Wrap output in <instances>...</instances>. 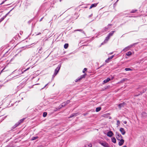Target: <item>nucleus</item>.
I'll return each instance as SVG.
<instances>
[{
	"mask_svg": "<svg viewBox=\"0 0 147 147\" xmlns=\"http://www.w3.org/2000/svg\"><path fill=\"white\" fill-rule=\"evenodd\" d=\"M115 137L118 140H120L123 138V137L118 132H116V133Z\"/></svg>",
	"mask_w": 147,
	"mask_h": 147,
	"instance_id": "nucleus-3",
	"label": "nucleus"
},
{
	"mask_svg": "<svg viewBox=\"0 0 147 147\" xmlns=\"http://www.w3.org/2000/svg\"><path fill=\"white\" fill-rule=\"evenodd\" d=\"M101 109V108L100 107H97L96 108V111L97 112H98Z\"/></svg>",
	"mask_w": 147,
	"mask_h": 147,
	"instance_id": "nucleus-21",
	"label": "nucleus"
},
{
	"mask_svg": "<svg viewBox=\"0 0 147 147\" xmlns=\"http://www.w3.org/2000/svg\"><path fill=\"white\" fill-rule=\"evenodd\" d=\"M87 68H84L83 70V73H84L85 71H86V70H87Z\"/></svg>",
	"mask_w": 147,
	"mask_h": 147,
	"instance_id": "nucleus-30",
	"label": "nucleus"
},
{
	"mask_svg": "<svg viewBox=\"0 0 147 147\" xmlns=\"http://www.w3.org/2000/svg\"><path fill=\"white\" fill-rule=\"evenodd\" d=\"M123 147H127V146H123Z\"/></svg>",
	"mask_w": 147,
	"mask_h": 147,
	"instance_id": "nucleus-43",
	"label": "nucleus"
},
{
	"mask_svg": "<svg viewBox=\"0 0 147 147\" xmlns=\"http://www.w3.org/2000/svg\"><path fill=\"white\" fill-rule=\"evenodd\" d=\"M115 32V31H113L109 33L108 35L106 38L104 42L101 43V45L103 44L104 42H107L108 41L110 37L113 35Z\"/></svg>",
	"mask_w": 147,
	"mask_h": 147,
	"instance_id": "nucleus-1",
	"label": "nucleus"
},
{
	"mask_svg": "<svg viewBox=\"0 0 147 147\" xmlns=\"http://www.w3.org/2000/svg\"><path fill=\"white\" fill-rule=\"evenodd\" d=\"M43 18H44V17H43L42 18H41V19L39 21L40 22L43 19Z\"/></svg>",
	"mask_w": 147,
	"mask_h": 147,
	"instance_id": "nucleus-36",
	"label": "nucleus"
},
{
	"mask_svg": "<svg viewBox=\"0 0 147 147\" xmlns=\"http://www.w3.org/2000/svg\"><path fill=\"white\" fill-rule=\"evenodd\" d=\"M41 34V33L40 32H39L38 34H37L36 35H39V34Z\"/></svg>",
	"mask_w": 147,
	"mask_h": 147,
	"instance_id": "nucleus-40",
	"label": "nucleus"
},
{
	"mask_svg": "<svg viewBox=\"0 0 147 147\" xmlns=\"http://www.w3.org/2000/svg\"><path fill=\"white\" fill-rule=\"evenodd\" d=\"M113 57H114V55H113L111 56V57H109V59H110V60H111L113 58Z\"/></svg>",
	"mask_w": 147,
	"mask_h": 147,
	"instance_id": "nucleus-31",
	"label": "nucleus"
},
{
	"mask_svg": "<svg viewBox=\"0 0 147 147\" xmlns=\"http://www.w3.org/2000/svg\"><path fill=\"white\" fill-rule=\"evenodd\" d=\"M61 1V0H60V1Z\"/></svg>",
	"mask_w": 147,
	"mask_h": 147,
	"instance_id": "nucleus-49",
	"label": "nucleus"
},
{
	"mask_svg": "<svg viewBox=\"0 0 147 147\" xmlns=\"http://www.w3.org/2000/svg\"><path fill=\"white\" fill-rule=\"evenodd\" d=\"M61 65H59L57 68L55 70V73L53 75V77H55L58 73L61 67Z\"/></svg>",
	"mask_w": 147,
	"mask_h": 147,
	"instance_id": "nucleus-5",
	"label": "nucleus"
},
{
	"mask_svg": "<svg viewBox=\"0 0 147 147\" xmlns=\"http://www.w3.org/2000/svg\"><path fill=\"white\" fill-rule=\"evenodd\" d=\"M132 54L131 52V51H129L126 53V55L127 56H129L131 55Z\"/></svg>",
	"mask_w": 147,
	"mask_h": 147,
	"instance_id": "nucleus-19",
	"label": "nucleus"
},
{
	"mask_svg": "<svg viewBox=\"0 0 147 147\" xmlns=\"http://www.w3.org/2000/svg\"><path fill=\"white\" fill-rule=\"evenodd\" d=\"M120 124V121L118 120L117 121V125L118 126H119V125Z\"/></svg>",
	"mask_w": 147,
	"mask_h": 147,
	"instance_id": "nucleus-26",
	"label": "nucleus"
},
{
	"mask_svg": "<svg viewBox=\"0 0 147 147\" xmlns=\"http://www.w3.org/2000/svg\"><path fill=\"white\" fill-rule=\"evenodd\" d=\"M98 143L101 145L105 147H109V145L108 144L102 140H99L98 142Z\"/></svg>",
	"mask_w": 147,
	"mask_h": 147,
	"instance_id": "nucleus-2",
	"label": "nucleus"
},
{
	"mask_svg": "<svg viewBox=\"0 0 147 147\" xmlns=\"http://www.w3.org/2000/svg\"><path fill=\"white\" fill-rule=\"evenodd\" d=\"M25 119V118H24L23 119H21L20 120V121H19L18 123H17V124H16V127H17L18 126L19 124H20V123L22 122Z\"/></svg>",
	"mask_w": 147,
	"mask_h": 147,
	"instance_id": "nucleus-13",
	"label": "nucleus"
},
{
	"mask_svg": "<svg viewBox=\"0 0 147 147\" xmlns=\"http://www.w3.org/2000/svg\"><path fill=\"white\" fill-rule=\"evenodd\" d=\"M125 70L126 71L131 70V69L129 68H125Z\"/></svg>",
	"mask_w": 147,
	"mask_h": 147,
	"instance_id": "nucleus-27",
	"label": "nucleus"
},
{
	"mask_svg": "<svg viewBox=\"0 0 147 147\" xmlns=\"http://www.w3.org/2000/svg\"><path fill=\"white\" fill-rule=\"evenodd\" d=\"M132 46V45H131L129 46H128L127 47H125V48H124L123 51H127L129 50L130 48H131Z\"/></svg>",
	"mask_w": 147,
	"mask_h": 147,
	"instance_id": "nucleus-7",
	"label": "nucleus"
},
{
	"mask_svg": "<svg viewBox=\"0 0 147 147\" xmlns=\"http://www.w3.org/2000/svg\"><path fill=\"white\" fill-rule=\"evenodd\" d=\"M92 145L91 144H89L88 145H85L86 147H91Z\"/></svg>",
	"mask_w": 147,
	"mask_h": 147,
	"instance_id": "nucleus-23",
	"label": "nucleus"
},
{
	"mask_svg": "<svg viewBox=\"0 0 147 147\" xmlns=\"http://www.w3.org/2000/svg\"><path fill=\"white\" fill-rule=\"evenodd\" d=\"M32 20H29L28 22V24H30V23L32 22Z\"/></svg>",
	"mask_w": 147,
	"mask_h": 147,
	"instance_id": "nucleus-33",
	"label": "nucleus"
},
{
	"mask_svg": "<svg viewBox=\"0 0 147 147\" xmlns=\"http://www.w3.org/2000/svg\"><path fill=\"white\" fill-rule=\"evenodd\" d=\"M98 4V3H94L92 4L90 6V9L91 8H92L93 7H96L97 5Z\"/></svg>",
	"mask_w": 147,
	"mask_h": 147,
	"instance_id": "nucleus-15",
	"label": "nucleus"
},
{
	"mask_svg": "<svg viewBox=\"0 0 147 147\" xmlns=\"http://www.w3.org/2000/svg\"><path fill=\"white\" fill-rule=\"evenodd\" d=\"M123 123L124 124H126L127 123V121H124Z\"/></svg>",
	"mask_w": 147,
	"mask_h": 147,
	"instance_id": "nucleus-38",
	"label": "nucleus"
},
{
	"mask_svg": "<svg viewBox=\"0 0 147 147\" xmlns=\"http://www.w3.org/2000/svg\"><path fill=\"white\" fill-rule=\"evenodd\" d=\"M111 140L112 142H113V143H116V139L115 138V137H112L111 138Z\"/></svg>",
	"mask_w": 147,
	"mask_h": 147,
	"instance_id": "nucleus-14",
	"label": "nucleus"
},
{
	"mask_svg": "<svg viewBox=\"0 0 147 147\" xmlns=\"http://www.w3.org/2000/svg\"><path fill=\"white\" fill-rule=\"evenodd\" d=\"M119 141L118 143L119 145L120 146H122L124 143V140L122 139L120 140H119Z\"/></svg>",
	"mask_w": 147,
	"mask_h": 147,
	"instance_id": "nucleus-9",
	"label": "nucleus"
},
{
	"mask_svg": "<svg viewBox=\"0 0 147 147\" xmlns=\"http://www.w3.org/2000/svg\"><path fill=\"white\" fill-rule=\"evenodd\" d=\"M112 24H109L106 27L104 28L103 30L101 31V32L103 33H104L106 32L107 31L110 29V27H109L110 26H112Z\"/></svg>",
	"mask_w": 147,
	"mask_h": 147,
	"instance_id": "nucleus-4",
	"label": "nucleus"
},
{
	"mask_svg": "<svg viewBox=\"0 0 147 147\" xmlns=\"http://www.w3.org/2000/svg\"><path fill=\"white\" fill-rule=\"evenodd\" d=\"M124 104V103H123L119 104L118 105L119 108L120 109L123 106Z\"/></svg>",
	"mask_w": 147,
	"mask_h": 147,
	"instance_id": "nucleus-22",
	"label": "nucleus"
},
{
	"mask_svg": "<svg viewBox=\"0 0 147 147\" xmlns=\"http://www.w3.org/2000/svg\"><path fill=\"white\" fill-rule=\"evenodd\" d=\"M113 135V133L112 131H110L108 132L107 134V136L109 137H112Z\"/></svg>",
	"mask_w": 147,
	"mask_h": 147,
	"instance_id": "nucleus-11",
	"label": "nucleus"
},
{
	"mask_svg": "<svg viewBox=\"0 0 147 147\" xmlns=\"http://www.w3.org/2000/svg\"><path fill=\"white\" fill-rule=\"evenodd\" d=\"M110 60L109 58H108L107 59H106L105 61L106 62L108 63L109 62V60Z\"/></svg>",
	"mask_w": 147,
	"mask_h": 147,
	"instance_id": "nucleus-29",
	"label": "nucleus"
},
{
	"mask_svg": "<svg viewBox=\"0 0 147 147\" xmlns=\"http://www.w3.org/2000/svg\"><path fill=\"white\" fill-rule=\"evenodd\" d=\"M70 102V101L69 100H67L66 101L64 102L63 103H62L61 105V107H63L65 106L67 104L69 103Z\"/></svg>",
	"mask_w": 147,
	"mask_h": 147,
	"instance_id": "nucleus-8",
	"label": "nucleus"
},
{
	"mask_svg": "<svg viewBox=\"0 0 147 147\" xmlns=\"http://www.w3.org/2000/svg\"><path fill=\"white\" fill-rule=\"evenodd\" d=\"M80 31L82 32L83 33V34H85V32H84L82 30V29H77V30H74V32H75V31Z\"/></svg>",
	"mask_w": 147,
	"mask_h": 147,
	"instance_id": "nucleus-18",
	"label": "nucleus"
},
{
	"mask_svg": "<svg viewBox=\"0 0 147 147\" xmlns=\"http://www.w3.org/2000/svg\"><path fill=\"white\" fill-rule=\"evenodd\" d=\"M6 1H5V0H4L0 4V5H2Z\"/></svg>",
	"mask_w": 147,
	"mask_h": 147,
	"instance_id": "nucleus-32",
	"label": "nucleus"
},
{
	"mask_svg": "<svg viewBox=\"0 0 147 147\" xmlns=\"http://www.w3.org/2000/svg\"><path fill=\"white\" fill-rule=\"evenodd\" d=\"M102 35V34L100 33V32H99L97 34V35L99 36Z\"/></svg>",
	"mask_w": 147,
	"mask_h": 147,
	"instance_id": "nucleus-35",
	"label": "nucleus"
},
{
	"mask_svg": "<svg viewBox=\"0 0 147 147\" xmlns=\"http://www.w3.org/2000/svg\"><path fill=\"white\" fill-rule=\"evenodd\" d=\"M38 137H34L31 139V140H34L36 139Z\"/></svg>",
	"mask_w": 147,
	"mask_h": 147,
	"instance_id": "nucleus-25",
	"label": "nucleus"
},
{
	"mask_svg": "<svg viewBox=\"0 0 147 147\" xmlns=\"http://www.w3.org/2000/svg\"><path fill=\"white\" fill-rule=\"evenodd\" d=\"M4 69V68L1 71V72H2L3 70V69Z\"/></svg>",
	"mask_w": 147,
	"mask_h": 147,
	"instance_id": "nucleus-42",
	"label": "nucleus"
},
{
	"mask_svg": "<svg viewBox=\"0 0 147 147\" xmlns=\"http://www.w3.org/2000/svg\"><path fill=\"white\" fill-rule=\"evenodd\" d=\"M75 115V114H72V115H71L70 116V117H69V118H71V117H74V115Z\"/></svg>",
	"mask_w": 147,
	"mask_h": 147,
	"instance_id": "nucleus-34",
	"label": "nucleus"
},
{
	"mask_svg": "<svg viewBox=\"0 0 147 147\" xmlns=\"http://www.w3.org/2000/svg\"><path fill=\"white\" fill-rule=\"evenodd\" d=\"M22 33V32H20V34H21V33Z\"/></svg>",
	"mask_w": 147,
	"mask_h": 147,
	"instance_id": "nucleus-46",
	"label": "nucleus"
},
{
	"mask_svg": "<svg viewBox=\"0 0 147 147\" xmlns=\"http://www.w3.org/2000/svg\"><path fill=\"white\" fill-rule=\"evenodd\" d=\"M47 84H47L46 85H45V86H44V88H45V87L47 86Z\"/></svg>",
	"mask_w": 147,
	"mask_h": 147,
	"instance_id": "nucleus-41",
	"label": "nucleus"
},
{
	"mask_svg": "<svg viewBox=\"0 0 147 147\" xmlns=\"http://www.w3.org/2000/svg\"><path fill=\"white\" fill-rule=\"evenodd\" d=\"M47 115V113L46 112H44L43 113V116L44 117H46Z\"/></svg>",
	"mask_w": 147,
	"mask_h": 147,
	"instance_id": "nucleus-28",
	"label": "nucleus"
},
{
	"mask_svg": "<svg viewBox=\"0 0 147 147\" xmlns=\"http://www.w3.org/2000/svg\"><path fill=\"white\" fill-rule=\"evenodd\" d=\"M118 0H117V1H118Z\"/></svg>",
	"mask_w": 147,
	"mask_h": 147,
	"instance_id": "nucleus-48",
	"label": "nucleus"
},
{
	"mask_svg": "<svg viewBox=\"0 0 147 147\" xmlns=\"http://www.w3.org/2000/svg\"><path fill=\"white\" fill-rule=\"evenodd\" d=\"M147 116V114L145 112H143L142 113V116L143 118H145Z\"/></svg>",
	"mask_w": 147,
	"mask_h": 147,
	"instance_id": "nucleus-16",
	"label": "nucleus"
},
{
	"mask_svg": "<svg viewBox=\"0 0 147 147\" xmlns=\"http://www.w3.org/2000/svg\"><path fill=\"white\" fill-rule=\"evenodd\" d=\"M22 33V32H20V34H21V33Z\"/></svg>",
	"mask_w": 147,
	"mask_h": 147,
	"instance_id": "nucleus-44",
	"label": "nucleus"
},
{
	"mask_svg": "<svg viewBox=\"0 0 147 147\" xmlns=\"http://www.w3.org/2000/svg\"><path fill=\"white\" fill-rule=\"evenodd\" d=\"M111 80V79L109 78H107L106 79L104 80L103 82L105 83H106Z\"/></svg>",
	"mask_w": 147,
	"mask_h": 147,
	"instance_id": "nucleus-17",
	"label": "nucleus"
},
{
	"mask_svg": "<svg viewBox=\"0 0 147 147\" xmlns=\"http://www.w3.org/2000/svg\"><path fill=\"white\" fill-rule=\"evenodd\" d=\"M22 33V32H20V34H21V33Z\"/></svg>",
	"mask_w": 147,
	"mask_h": 147,
	"instance_id": "nucleus-45",
	"label": "nucleus"
},
{
	"mask_svg": "<svg viewBox=\"0 0 147 147\" xmlns=\"http://www.w3.org/2000/svg\"><path fill=\"white\" fill-rule=\"evenodd\" d=\"M86 74H84V75H83L82 76H81L80 77V78H78V79H77V81H76V82H77L78 81L80 80H81L82 78H84L85 76H86Z\"/></svg>",
	"mask_w": 147,
	"mask_h": 147,
	"instance_id": "nucleus-12",
	"label": "nucleus"
},
{
	"mask_svg": "<svg viewBox=\"0 0 147 147\" xmlns=\"http://www.w3.org/2000/svg\"><path fill=\"white\" fill-rule=\"evenodd\" d=\"M119 131L121 132L122 134L123 135H124L125 133V131L124 130V128H120Z\"/></svg>",
	"mask_w": 147,
	"mask_h": 147,
	"instance_id": "nucleus-10",
	"label": "nucleus"
},
{
	"mask_svg": "<svg viewBox=\"0 0 147 147\" xmlns=\"http://www.w3.org/2000/svg\"><path fill=\"white\" fill-rule=\"evenodd\" d=\"M29 68H30V67H29V68H27L26 69H25V70H24V71H26V70H28V69H29Z\"/></svg>",
	"mask_w": 147,
	"mask_h": 147,
	"instance_id": "nucleus-39",
	"label": "nucleus"
},
{
	"mask_svg": "<svg viewBox=\"0 0 147 147\" xmlns=\"http://www.w3.org/2000/svg\"><path fill=\"white\" fill-rule=\"evenodd\" d=\"M68 46L69 44L68 43H65L64 45V47L65 49H66L68 47Z\"/></svg>",
	"mask_w": 147,
	"mask_h": 147,
	"instance_id": "nucleus-20",
	"label": "nucleus"
},
{
	"mask_svg": "<svg viewBox=\"0 0 147 147\" xmlns=\"http://www.w3.org/2000/svg\"><path fill=\"white\" fill-rule=\"evenodd\" d=\"M92 14H91L90 15H89V16H88V17L89 18H90V17H91L92 16Z\"/></svg>",
	"mask_w": 147,
	"mask_h": 147,
	"instance_id": "nucleus-37",
	"label": "nucleus"
},
{
	"mask_svg": "<svg viewBox=\"0 0 147 147\" xmlns=\"http://www.w3.org/2000/svg\"><path fill=\"white\" fill-rule=\"evenodd\" d=\"M7 0H5V1H6Z\"/></svg>",
	"mask_w": 147,
	"mask_h": 147,
	"instance_id": "nucleus-50",
	"label": "nucleus"
},
{
	"mask_svg": "<svg viewBox=\"0 0 147 147\" xmlns=\"http://www.w3.org/2000/svg\"><path fill=\"white\" fill-rule=\"evenodd\" d=\"M137 10V9L135 10H132L130 12L131 13H135L136 12Z\"/></svg>",
	"mask_w": 147,
	"mask_h": 147,
	"instance_id": "nucleus-24",
	"label": "nucleus"
},
{
	"mask_svg": "<svg viewBox=\"0 0 147 147\" xmlns=\"http://www.w3.org/2000/svg\"><path fill=\"white\" fill-rule=\"evenodd\" d=\"M118 0H117V1H118Z\"/></svg>",
	"mask_w": 147,
	"mask_h": 147,
	"instance_id": "nucleus-47",
	"label": "nucleus"
},
{
	"mask_svg": "<svg viewBox=\"0 0 147 147\" xmlns=\"http://www.w3.org/2000/svg\"><path fill=\"white\" fill-rule=\"evenodd\" d=\"M14 8H13L12 9H11L9 12H8L7 14H6L5 16H3V17H2L0 19V23L9 14V13L11 12L13 9Z\"/></svg>",
	"mask_w": 147,
	"mask_h": 147,
	"instance_id": "nucleus-6",
	"label": "nucleus"
}]
</instances>
